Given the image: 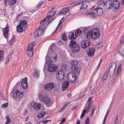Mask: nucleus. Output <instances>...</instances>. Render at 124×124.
<instances>
[{
  "mask_svg": "<svg viewBox=\"0 0 124 124\" xmlns=\"http://www.w3.org/2000/svg\"><path fill=\"white\" fill-rule=\"evenodd\" d=\"M78 62L77 60H73L71 62V70L72 72L70 73L71 78L70 80L72 83H75L77 80L76 75L75 72L79 74L81 70L80 68L78 67Z\"/></svg>",
  "mask_w": 124,
  "mask_h": 124,
  "instance_id": "f257e3e1",
  "label": "nucleus"
},
{
  "mask_svg": "<svg viewBox=\"0 0 124 124\" xmlns=\"http://www.w3.org/2000/svg\"><path fill=\"white\" fill-rule=\"evenodd\" d=\"M38 97L39 100L46 105L47 106L49 107L52 105L51 100L47 95L40 93L38 95Z\"/></svg>",
  "mask_w": 124,
  "mask_h": 124,
  "instance_id": "f03ea898",
  "label": "nucleus"
},
{
  "mask_svg": "<svg viewBox=\"0 0 124 124\" xmlns=\"http://www.w3.org/2000/svg\"><path fill=\"white\" fill-rule=\"evenodd\" d=\"M68 45L73 52L76 53L80 50L79 46L75 40L71 41Z\"/></svg>",
  "mask_w": 124,
  "mask_h": 124,
  "instance_id": "7ed1b4c3",
  "label": "nucleus"
},
{
  "mask_svg": "<svg viewBox=\"0 0 124 124\" xmlns=\"http://www.w3.org/2000/svg\"><path fill=\"white\" fill-rule=\"evenodd\" d=\"M27 26V22L26 20L21 21L20 24L16 26V30L18 32H23L25 30Z\"/></svg>",
  "mask_w": 124,
  "mask_h": 124,
  "instance_id": "20e7f679",
  "label": "nucleus"
},
{
  "mask_svg": "<svg viewBox=\"0 0 124 124\" xmlns=\"http://www.w3.org/2000/svg\"><path fill=\"white\" fill-rule=\"evenodd\" d=\"M102 9L100 6H97L93 9V18H96L97 16H100L103 14Z\"/></svg>",
  "mask_w": 124,
  "mask_h": 124,
  "instance_id": "39448f33",
  "label": "nucleus"
},
{
  "mask_svg": "<svg viewBox=\"0 0 124 124\" xmlns=\"http://www.w3.org/2000/svg\"><path fill=\"white\" fill-rule=\"evenodd\" d=\"M35 43V41H34L29 45L27 48L26 53L27 55L30 57L32 56L33 54V50Z\"/></svg>",
  "mask_w": 124,
  "mask_h": 124,
  "instance_id": "423d86ee",
  "label": "nucleus"
},
{
  "mask_svg": "<svg viewBox=\"0 0 124 124\" xmlns=\"http://www.w3.org/2000/svg\"><path fill=\"white\" fill-rule=\"evenodd\" d=\"M109 7L108 9H111V8H113V11L116 12L118 11L120 6L119 2L118 3L116 4V3H113L112 2L110 3L109 4Z\"/></svg>",
  "mask_w": 124,
  "mask_h": 124,
  "instance_id": "0eeeda50",
  "label": "nucleus"
},
{
  "mask_svg": "<svg viewBox=\"0 0 124 124\" xmlns=\"http://www.w3.org/2000/svg\"><path fill=\"white\" fill-rule=\"evenodd\" d=\"M56 76L58 81H62L64 77V74L63 71L60 70L57 71Z\"/></svg>",
  "mask_w": 124,
  "mask_h": 124,
  "instance_id": "6e6552de",
  "label": "nucleus"
},
{
  "mask_svg": "<svg viewBox=\"0 0 124 124\" xmlns=\"http://www.w3.org/2000/svg\"><path fill=\"white\" fill-rule=\"evenodd\" d=\"M43 33L42 27L41 26H39L35 32L34 37L35 38L38 37L41 35Z\"/></svg>",
  "mask_w": 124,
  "mask_h": 124,
  "instance_id": "1a4fd4ad",
  "label": "nucleus"
},
{
  "mask_svg": "<svg viewBox=\"0 0 124 124\" xmlns=\"http://www.w3.org/2000/svg\"><path fill=\"white\" fill-rule=\"evenodd\" d=\"M90 45V42L87 40L82 41L81 43L80 46L81 48L85 49Z\"/></svg>",
  "mask_w": 124,
  "mask_h": 124,
  "instance_id": "9d476101",
  "label": "nucleus"
},
{
  "mask_svg": "<svg viewBox=\"0 0 124 124\" xmlns=\"http://www.w3.org/2000/svg\"><path fill=\"white\" fill-rule=\"evenodd\" d=\"M54 84L53 83L47 84L44 86V88L46 91H50L53 90L54 87Z\"/></svg>",
  "mask_w": 124,
  "mask_h": 124,
  "instance_id": "9b49d317",
  "label": "nucleus"
},
{
  "mask_svg": "<svg viewBox=\"0 0 124 124\" xmlns=\"http://www.w3.org/2000/svg\"><path fill=\"white\" fill-rule=\"evenodd\" d=\"M81 3L82 5L80 9L84 8H86L87 9H90V8L89 6L90 5V3L87 1H82Z\"/></svg>",
  "mask_w": 124,
  "mask_h": 124,
  "instance_id": "f8f14e48",
  "label": "nucleus"
},
{
  "mask_svg": "<svg viewBox=\"0 0 124 124\" xmlns=\"http://www.w3.org/2000/svg\"><path fill=\"white\" fill-rule=\"evenodd\" d=\"M3 34L4 37L6 38H8V33L9 32V27L7 24L5 28H3Z\"/></svg>",
  "mask_w": 124,
  "mask_h": 124,
  "instance_id": "ddd939ff",
  "label": "nucleus"
},
{
  "mask_svg": "<svg viewBox=\"0 0 124 124\" xmlns=\"http://www.w3.org/2000/svg\"><path fill=\"white\" fill-rule=\"evenodd\" d=\"M23 95V94L22 93H20L19 91L17 90L14 93L13 96L14 99H19L22 97Z\"/></svg>",
  "mask_w": 124,
  "mask_h": 124,
  "instance_id": "4468645a",
  "label": "nucleus"
},
{
  "mask_svg": "<svg viewBox=\"0 0 124 124\" xmlns=\"http://www.w3.org/2000/svg\"><path fill=\"white\" fill-rule=\"evenodd\" d=\"M93 35L94 37L93 38V39H96L98 38L100 36V32L99 29L98 28H96L93 29Z\"/></svg>",
  "mask_w": 124,
  "mask_h": 124,
  "instance_id": "2eb2a0df",
  "label": "nucleus"
},
{
  "mask_svg": "<svg viewBox=\"0 0 124 124\" xmlns=\"http://www.w3.org/2000/svg\"><path fill=\"white\" fill-rule=\"evenodd\" d=\"M57 68V65L51 64L48 66V70L50 72H53L55 71Z\"/></svg>",
  "mask_w": 124,
  "mask_h": 124,
  "instance_id": "dca6fc26",
  "label": "nucleus"
},
{
  "mask_svg": "<svg viewBox=\"0 0 124 124\" xmlns=\"http://www.w3.org/2000/svg\"><path fill=\"white\" fill-rule=\"evenodd\" d=\"M69 82L68 81H65L63 83L61 87L63 90H65L69 86Z\"/></svg>",
  "mask_w": 124,
  "mask_h": 124,
  "instance_id": "f3484780",
  "label": "nucleus"
},
{
  "mask_svg": "<svg viewBox=\"0 0 124 124\" xmlns=\"http://www.w3.org/2000/svg\"><path fill=\"white\" fill-rule=\"evenodd\" d=\"M92 97H90L88 100V104L87 108V110L88 111L90 110L93 104V101L92 100Z\"/></svg>",
  "mask_w": 124,
  "mask_h": 124,
  "instance_id": "a211bd4d",
  "label": "nucleus"
},
{
  "mask_svg": "<svg viewBox=\"0 0 124 124\" xmlns=\"http://www.w3.org/2000/svg\"><path fill=\"white\" fill-rule=\"evenodd\" d=\"M56 50V46L54 44L52 45L51 46H50L49 49L48 50L47 54H50L51 53L54 52Z\"/></svg>",
  "mask_w": 124,
  "mask_h": 124,
  "instance_id": "6ab92c4d",
  "label": "nucleus"
},
{
  "mask_svg": "<svg viewBox=\"0 0 124 124\" xmlns=\"http://www.w3.org/2000/svg\"><path fill=\"white\" fill-rule=\"evenodd\" d=\"M69 11V8L66 7L62 9L58 14L59 15L66 14Z\"/></svg>",
  "mask_w": 124,
  "mask_h": 124,
  "instance_id": "aec40b11",
  "label": "nucleus"
},
{
  "mask_svg": "<svg viewBox=\"0 0 124 124\" xmlns=\"http://www.w3.org/2000/svg\"><path fill=\"white\" fill-rule=\"evenodd\" d=\"M109 2L108 0H99L97 2V4L99 5L100 6L101 5L102 6V4L103 3L104 5H107L108 4V2Z\"/></svg>",
  "mask_w": 124,
  "mask_h": 124,
  "instance_id": "412c9836",
  "label": "nucleus"
},
{
  "mask_svg": "<svg viewBox=\"0 0 124 124\" xmlns=\"http://www.w3.org/2000/svg\"><path fill=\"white\" fill-rule=\"evenodd\" d=\"M57 55L55 53H53L50 57L51 60L53 62H55L57 59Z\"/></svg>",
  "mask_w": 124,
  "mask_h": 124,
  "instance_id": "4be33fe9",
  "label": "nucleus"
},
{
  "mask_svg": "<svg viewBox=\"0 0 124 124\" xmlns=\"http://www.w3.org/2000/svg\"><path fill=\"white\" fill-rule=\"evenodd\" d=\"M41 105L39 103H34L33 107L34 109L36 110H37L39 109L41 107Z\"/></svg>",
  "mask_w": 124,
  "mask_h": 124,
  "instance_id": "5701e85b",
  "label": "nucleus"
},
{
  "mask_svg": "<svg viewBox=\"0 0 124 124\" xmlns=\"http://www.w3.org/2000/svg\"><path fill=\"white\" fill-rule=\"evenodd\" d=\"M55 13V11H52L49 12L48 13V16L47 17L46 20L50 18L53 17Z\"/></svg>",
  "mask_w": 124,
  "mask_h": 124,
  "instance_id": "b1692460",
  "label": "nucleus"
},
{
  "mask_svg": "<svg viewBox=\"0 0 124 124\" xmlns=\"http://www.w3.org/2000/svg\"><path fill=\"white\" fill-rule=\"evenodd\" d=\"M7 1H8L11 5H13L16 2V0H5L4 4L6 5Z\"/></svg>",
  "mask_w": 124,
  "mask_h": 124,
  "instance_id": "393cba45",
  "label": "nucleus"
},
{
  "mask_svg": "<svg viewBox=\"0 0 124 124\" xmlns=\"http://www.w3.org/2000/svg\"><path fill=\"white\" fill-rule=\"evenodd\" d=\"M82 34V31L79 29H78L75 32V34L76 37L77 36L81 35Z\"/></svg>",
  "mask_w": 124,
  "mask_h": 124,
  "instance_id": "a878e982",
  "label": "nucleus"
},
{
  "mask_svg": "<svg viewBox=\"0 0 124 124\" xmlns=\"http://www.w3.org/2000/svg\"><path fill=\"white\" fill-rule=\"evenodd\" d=\"M68 37L70 39H75L76 37L75 35L74 36V33L73 32H70L68 34Z\"/></svg>",
  "mask_w": 124,
  "mask_h": 124,
  "instance_id": "bb28decb",
  "label": "nucleus"
},
{
  "mask_svg": "<svg viewBox=\"0 0 124 124\" xmlns=\"http://www.w3.org/2000/svg\"><path fill=\"white\" fill-rule=\"evenodd\" d=\"M92 30L91 31H90L88 32L86 35L87 38L88 39H90L91 38H93L92 34Z\"/></svg>",
  "mask_w": 124,
  "mask_h": 124,
  "instance_id": "cd10ccee",
  "label": "nucleus"
},
{
  "mask_svg": "<svg viewBox=\"0 0 124 124\" xmlns=\"http://www.w3.org/2000/svg\"><path fill=\"white\" fill-rule=\"evenodd\" d=\"M46 113L44 111H42L40 112L37 115L38 118H42L46 115Z\"/></svg>",
  "mask_w": 124,
  "mask_h": 124,
  "instance_id": "c85d7f7f",
  "label": "nucleus"
},
{
  "mask_svg": "<svg viewBox=\"0 0 124 124\" xmlns=\"http://www.w3.org/2000/svg\"><path fill=\"white\" fill-rule=\"evenodd\" d=\"M108 70H106V72L104 73L103 75L102 78V80L103 81H104L108 77Z\"/></svg>",
  "mask_w": 124,
  "mask_h": 124,
  "instance_id": "c756f323",
  "label": "nucleus"
},
{
  "mask_svg": "<svg viewBox=\"0 0 124 124\" xmlns=\"http://www.w3.org/2000/svg\"><path fill=\"white\" fill-rule=\"evenodd\" d=\"M82 2V1H76L75 2L71 3L70 5H71L72 7H74L76 5H78L81 3Z\"/></svg>",
  "mask_w": 124,
  "mask_h": 124,
  "instance_id": "7c9ffc66",
  "label": "nucleus"
},
{
  "mask_svg": "<svg viewBox=\"0 0 124 124\" xmlns=\"http://www.w3.org/2000/svg\"><path fill=\"white\" fill-rule=\"evenodd\" d=\"M118 53L120 55L123 57H124V50L122 48H121L118 51Z\"/></svg>",
  "mask_w": 124,
  "mask_h": 124,
  "instance_id": "2f4dec72",
  "label": "nucleus"
},
{
  "mask_svg": "<svg viewBox=\"0 0 124 124\" xmlns=\"http://www.w3.org/2000/svg\"><path fill=\"white\" fill-rule=\"evenodd\" d=\"M4 56L3 54V51L2 50H0V62L1 61L3 60Z\"/></svg>",
  "mask_w": 124,
  "mask_h": 124,
  "instance_id": "473e14b6",
  "label": "nucleus"
},
{
  "mask_svg": "<svg viewBox=\"0 0 124 124\" xmlns=\"http://www.w3.org/2000/svg\"><path fill=\"white\" fill-rule=\"evenodd\" d=\"M116 63L115 62H112L111 64H110L109 65V70L111 68H116Z\"/></svg>",
  "mask_w": 124,
  "mask_h": 124,
  "instance_id": "72a5a7b5",
  "label": "nucleus"
},
{
  "mask_svg": "<svg viewBox=\"0 0 124 124\" xmlns=\"http://www.w3.org/2000/svg\"><path fill=\"white\" fill-rule=\"evenodd\" d=\"M87 54V55L89 56H91L93 55V49L92 47L89 49Z\"/></svg>",
  "mask_w": 124,
  "mask_h": 124,
  "instance_id": "f704fd0d",
  "label": "nucleus"
},
{
  "mask_svg": "<svg viewBox=\"0 0 124 124\" xmlns=\"http://www.w3.org/2000/svg\"><path fill=\"white\" fill-rule=\"evenodd\" d=\"M5 119L6 120V121L4 124H9V123L11 122V121L10 117L8 116H7Z\"/></svg>",
  "mask_w": 124,
  "mask_h": 124,
  "instance_id": "c9c22d12",
  "label": "nucleus"
},
{
  "mask_svg": "<svg viewBox=\"0 0 124 124\" xmlns=\"http://www.w3.org/2000/svg\"><path fill=\"white\" fill-rule=\"evenodd\" d=\"M49 57L48 56H46V57L45 60L46 61L47 64V65L49 66L50 65L51 63V61L48 60Z\"/></svg>",
  "mask_w": 124,
  "mask_h": 124,
  "instance_id": "e433bc0d",
  "label": "nucleus"
},
{
  "mask_svg": "<svg viewBox=\"0 0 124 124\" xmlns=\"http://www.w3.org/2000/svg\"><path fill=\"white\" fill-rule=\"evenodd\" d=\"M108 73L109 76L111 77L114 76L115 74V71H113V70L112 71L108 70Z\"/></svg>",
  "mask_w": 124,
  "mask_h": 124,
  "instance_id": "4c0bfd02",
  "label": "nucleus"
},
{
  "mask_svg": "<svg viewBox=\"0 0 124 124\" xmlns=\"http://www.w3.org/2000/svg\"><path fill=\"white\" fill-rule=\"evenodd\" d=\"M67 65L66 64H64L62 65L61 66V70H66L67 68Z\"/></svg>",
  "mask_w": 124,
  "mask_h": 124,
  "instance_id": "58836bf2",
  "label": "nucleus"
},
{
  "mask_svg": "<svg viewBox=\"0 0 124 124\" xmlns=\"http://www.w3.org/2000/svg\"><path fill=\"white\" fill-rule=\"evenodd\" d=\"M27 78L25 77L24 78L21 82V85H23V84H24V83H27Z\"/></svg>",
  "mask_w": 124,
  "mask_h": 124,
  "instance_id": "ea45409f",
  "label": "nucleus"
},
{
  "mask_svg": "<svg viewBox=\"0 0 124 124\" xmlns=\"http://www.w3.org/2000/svg\"><path fill=\"white\" fill-rule=\"evenodd\" d=\"M12 54H9L8 55V56L6 58V61L5 63L6 64L7 63H8L9 61V59L10 57H11L12 56Z\"/></svg>",
  "mask_w": 124,
  "mask_h": 124,
  "instance_id": "a19ab883",
  "label": "nucleus"
},
{
  "mask_svg": "<svg viewBox=\"0 0 124 124\" xmlns=\"http://www.w3.org/2000/svg\"><path fill=\"white\" fill-rule=\"evenodd\" d=\"M21 85L22 88L25 90L27 89V87L28 86L27 83H24V84H23V85Z\"/></svg>",
  "mask_w": 124,
  "mask_h": 124,
  "instance_id": "79ce46f5",
  "label": "nucleus"
},
{
  "mask_svg": "<svg viewBox=\"0 0 124 124\" xmlns=\"http://www.w3.org/2000/svg\"><path fill=\"white\" fill-rule=\"evenodd\" d=\"M46 18H47V17H45L44 19L40 21V25L41 26H42L44 24V22L46 20V19H47Z\"/></svg>",
  "mask_w": 124,
  "mask_h": 124,
  "instance_id": "37998d69",
  "label": "nucleus"
},
{
  "mask_svg": "<svg viewBox=\"0 0 124 124\" xmlns=\"http://www.w3.org/2000/svg\"><path fill=\"white\" fill-rule=\"evenodd\" d=\"M15 42V38L13 37L9 41V44L11 45H12Z\"/></svg>",
  "mask_w": 124,
  "mask_h": 124,
  "instance_id": "c03bdc74",
  "label": "nucleus"
},
{
  "mask_svg": "<svg viewBox=\"0 0 124 124\" xmlns=\"http://www.w3.org/2000/svg\"><path fill=\"white\" fill-rule=\"evenodd\" d=\"M39 72L35 70L34 72V76L36 78H38L39 76Z\"/></svg>",
  "mask_w": 124,
  "mask_h": 124,
  "instance_id": "a18cd8bd",
  "label": "nucleus"
},
{
  "mask_svg": "<svg viewBox=\"0 0 124 124\" xmlns=\"http://www.w3.org/2000/svg\"><path fill=\"white\" fill-rule=\"evenodd\" d=\"M62 34V39L64 41H66L67 40V38L66 36L65 33L64 34L63 33Z\"/></svg>",
  "mask_w": 124,
  "mask_h": 124,
  "instance_id": "49530a36",
  "label": "nucleus"
},
{
  "mask_svg": "<svg viewBox=\"0 0 124 124\" xmlns=\"http://www.w3.org/2000/svg\"><path fill=\"white\" fill-rule=\"evenodd\" d=\"M86 110L85 109H84L83 111L82 114L80 116L81 118H82L85 115L86 112Z\"/></svg>",
  "mask_w": 124,
  "mask_h": 124,
  "instance_id": "de8ad7c7",
  "label": "nucleus"
},
{
  "mask_svg": "<svg viewBox=\"0 0 124 124\" xmlns=\"http://www.w3.org/2000/svg\"><path fill=\"white\" fill-rule=\"evenodd\" d=\"M8 105V103H6L3 104L2 105V107H3L4 108H6Z\"/></svg>",
  "mask_w": 124,
  "mask_h": 124,
  "instance_id": "09e8293b",
  "label": "nucleus"
},
{
  "mask_svg": "<svg viewBox=\"0 0 124 124\" xmlns=\"http://www.w3.org/2000/svg\"><path fill=\"white\" fill-rule=\"evenodd\" d=\"M118 116H117L115 122L114 123V124H118L119 121L118 119Z\"/></svg>",
  "mask_w": 124,
  "mask_h": 124,
  "instance_id": "8fccbe9b",
  "label": "nucleus"
},
{
  "mask_svg": "<svg viewBox=\"0 0 124 124\" xmlns=\"http://www.w3.org/2000/svg\"><path fill=\"white\" fill-rule=\"evenodd\" d=\"M51 120H45L44 121H42V123L43 124H46L47 122H49L51 121Z\"/></svg>",
  "mask_w": 124,
  "mask_h": 124,
  "instance_id": "3c124183",
  "label": "nucleus"
},
{
  "mask_svg": "<svg viewBox=\"0 0 124 124\" xmlns=\"http://www.w3.org/2000/svg\"><path fill=\"white\" fill-rule=\"evenodd\" d=\"M89 117H87L85 120V124H88L89 122Z\"/></svg>",
  "mask_w": 124,
  "mask_h": 124,
  "instance_id": "603ef678",
  "label": "nucleus"
},
{
  "mask_svg": "<svg viewBox=\"0 0 124 124\" xmlns=\"http://www.w3.org/2000/svg\"><path fill=\"white\" fill-rule=\"evenodd\" d=\"M86 14L88 15L92 16V17L93 15V13L92 12H91L89 11V12H87L86 13Z\"/></svg>",
  "mask_w": 124,
  "mask_h": 124,
  "instance_id": "864d4df0",
  "label": "nucleus"
},
{
  "mask_svg": "<svg viewBox=\"0 0 124 124\" xmlns=\"http://www.w3.org/2000/svg\"><path fill=\"white\" fill-rule=\"evenodd\" d=\"M123 40H121L120 42L121 45H122V46H123V43L124 42V36L123 37Z\"/></svg>",
  "mask_w": 124,
  "mask_h": 124,
  "instance_id": "5fc2aeb1",
  "label": "nucleus"
},
{
  "mask_svg": "<svg viewBox=\"0 0 124 124\" xmlns=\"http://www.w3.org/2000/svg\"><path fill=\"white\" fill-rule=\"evenodd\" d=\"M43 4L42 1H41L40 2H39V4H38L37 6V7H39L40 6L42 5Z\"/></svg>",
  "mask_w": 124,
  "mask_h": 124,
  "instance_id": "6e6d98bb",
  "label": "nucleus"
},
{
  "mask_svg": "<svg viewBox=\"0 0 124 124\" xmlns=\"http://www.w3.org/2000/svg\"><path fill=\"white\" fill-rule=\"evenodd\" d=\"M99 47L97 49H98L101 48L103 46V45L101 43H100L99 44Z\"/></svg>",
  "mask_w": 124,
  "mask_h": 124,
  "instance_id": "4d7b16f0",
  "label": "nucleus"
},
{
  "mask_svg": "<svg viewBox=\"0 0 124 124\" xmlns=\"http://www.w3.org/2000/svg\"><path fill=\"white\" fill-rule=\"evenodd\" d=\"M121 70H117V73H116V76L118 75L121 72Z\"/></svg>",
  "mask_w": 124,
  "mask_h": 124,
  "instance_id": "13d9d810",
  "label": "nucleus"
},
{
  "mask_svg": "<svg viewBox=\"0 0 124 124\" xmlns=\"http://www.w3.org/2000/svg\"><path fill=\"white\" fill-rule=\"evenodd\" d=\"M101 64V63H99L98 64V65L96 69V71H97L98 70Z\"/></svg>",
  "mask_w": 124,
  "mask_h": 124,
  "instance_id": "bf43d9fd",
  "label": "nucleus"
},
{
  "mask_svg": "<svg viewBox=\"0 0 124 124\" xmlns=\"http://www.w3.org/2000/svg\"><path fill=\"white\" fill-rule=\"evenodd\" d=\"M28 113V111L27 110H25L24 111V112L23 113V115H26Z\"/></svg>",
  "mask_w": 124,
  "mask_h": 124,
  "instance_id": "052dcab7",
  "label": "nucleus"
},
{
  "mask_svg": "<svg viewBox=\"0 0 124 124\" xmlns=\"http://www.w3.org/2000/svg\"><path fill=\"white\" fill-rule=\"evenodd\" d=\"M63 17L61 19V21H60V22H59V23L58 25H59V26H60V25L62 23V22L64 20H63L62 21V20L63 19Z\"/></svg>",
  "mask_w": 124,
  "mask_h": 124,
  "instance_id": "680f3d73",
  "label": "nucleus"
},
{
  "mask_svg": "<svg viewBox=\"0 0 124 124\" xmlns=\"http://www.w3.org/2000/svg\"><path fill=\"white\" fill-rule=\"evenodd\" d=\"M108 112H109V110L108 109V111H107L105 115V117L107 118V116L108 114Z\"/></svg>",
  "mask_w": 124,
  "mask_h": 124,
  "instance_id": "e2e57ef3",
  "label": "nucleus"
},
{
  "mask_svg": "<svg viewBox=\"0 0 124 124\" xmlns=\"http://www.w3.org/2000/svg\"><path fill=\"white\" fill-rule=\"evenodd\" d=\"M121 64H120L119 66L118 70H121Z\"/></svg>",
  "mask_w": 124,
  "mask_h": 124,
  "instance_id": "0e129e2a",
  "label": "nucleus"
},
{
  "mask_svg": "<svg viewBox=\"0 0 124 124\" xmlns=\"http://www.w3.org/2000/svg\"><path fill=\"white\" fill-rule=\"evenodd\" d=\"M60 27L59 26V25H58L57 27L56 28V30L54 31V32L53 33V34L55 32H56V31H57V30L59 28V27Z\"/></svg>",
  "mask_w": 124,
  "mask_h": 124,
  "instance_id": "69168bd1",
  "label": "nucleus"
},
{
  "mask_svg": "<svg viewBox=\"0 0 124 124\" xmlns=\"http://www.w3.org/2000/svg\"><path fill=\"white\" fill-rule=\"evenodd\" d=\"M65 118H63L62 119L61 122L62 123L64 122L65 121Z\"/></svg>",
  "mask_w": 124,
  "mask_h": 124,
  "instance_id": "338daca9",
  "label": "nucleus"
},
{
  "mask_svg": "<svg viewBox=\"0 0 124 124\" xmlns=\"http://www.w3.org/2000/svg\"><path fill=\"white\" fill-rule=\"evenodd\" d=\"M86 31H87V30H86V28H84L83 30V33H86Z\"/></svg>",
  "mask_w": 124,
  "mask_h": 124,
  "instance_id": "774afa93",
  "label": "nucleus"
}]
</instances>
